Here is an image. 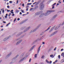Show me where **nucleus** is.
<instances>
[{"label":"nucleus","mask_w":64,"mask_h":64,"mask_svg":"<svg viewBox=\"0 0 64 64\" xmlns=\"http://www.w3.org/2000/svg\"><path fill=\"white\" fill-rule=\"evenodd\" d=\"M20 58L21 59L18 62L19 63H21V62H22V61H23V60H24L25 58V56H24V54H22L20 57Z\"/></svg>","instance_id":"obj_1"},{"label":"nucleus","mask_w":64,"mask_h":64,"mask_svg":"<svg viewBox=\"0 0 64 64\" xmlns=\"http://www.w3.org/2000/svg\"><path fill=\"white\" fill-rule=\"evenodd\" d=\"M44 8V4L43 2L41 3L40 5V10H42Z\"/></svg>","instance_id":"obj_2"},{"label":"nucleus","mask_w":64,"mask_h":64,"mask_svg":"<svg viewBox=\"0 0 64 64\" xmlns=\"http://www.w3.org/2000/svg\"><path fill=\"white\" fill-rule=\"evenodd\" d=\"M11 36H7L4 38L3 40V41H6V40H8V39H9V38H10Z\"/></svg>","instance_id":"obj_3"},{"label":"nucleus","mask_w":64,"mask_h":64,"mask_svg":"<svg viewBox=\"0 0 64 64\" xmlns=\"http://www.w3.org/2000/svg\"><path fill=\"white\" fill-rule=\"evenodd\" d=\"M50 12L49 10H47L46 11V12L45 13H44V15L45 16H47V15H48L49 14H50Z\"/></svg>","instance_id":"obj_4"},{"label":"nucleus","mask_w":64,"mask_h":64,"mask_svg":"<svg viewBox=\"0 0 64 64\" xmlns=\"http://www.w3.org/2000/svg\"><path fill=\"white\" fill-rule=\"evenodd\" d=\"M30 28H31V26H29L27 28L24 30V32H26L28 30H29Z\"/></svg>","instance_id":"obj_5"},{"label":"nucleus","mask_w":64,"mask_h":64,"mask_svg":"<svg viewBox=\"0 0 64 64\" xmlns=\"http://www.w3.org/2000/svg\"><path fill=\"white\" fill-rule=\"evenodd\" d=\"M11 54H12V52H10L6 56V58H9V56H10Z\"/></svg>","instance_id":"obj_6"},{"label":"nucleus","mask_w":64,"mask_h":64,"mask_svg":"<svg viewBox=\"0 0 64 64\" xmlns=\"http://www.w3.org/2000/svg\"><path fill=\"white\" fill-rule=\"evenodd\" d=\"M55 27V26H54V27H53L49 31V33H50L52 31H53V30L54 29V28Z\"/></svg>","instance_id":"obj_7"},{"label":"nucleus","mask_w":64,"mask_h":64,"mask_svg":"<svg viewBox=\"0 0 64 64\" xmlns=\"http://www.w3.org/2000/svg\"><path fill=\"white\" fill-rule=\"evenodd\" d=\"M41 46H40L38 49L37 53H38V54L39 53V52L40 51V48H41Z\"/></svg>","instance_id":"obj_8"},{"label":"nucleus","mask_w":64,"mask_h":64,"mask_svg":"<svg viewBox=\"0 0 64 64\" xmlns=\"http://www.w3.org/2000/svg\"><path fill=\"white\" fill-rule=\"evenodd\" d=\"M41 13H42V11H41L40 12H36V14H35L36 15H39L40 14H41Z\"/></svg>","instance_id":"obj_9"},{"label":"nucleus","mask_w":64,"mask_h":64,"mask_svg":"<svg viewBox=\"0 0 64 64\" xmlns=\"http://www.w3.org/2000/svg\"><path fill=\"white\" fill-rule=\"evenodd\" d=\"M12 62L13 63H14L16 61V58H15H15H13L12 59Z\"/></svg>","instance_id":"obj_10"},{"label":"nucleus","mask_w":64,"mask_h":64,"mask_svg":"<svg viewBox=\"0 0 64 64\" xmlns=\"http://www.w3.org/2000/svg\"><path fill=\"white\" fill-rule=\"evenodd\" d=\"M22 33H23V32H21L19 33L16 35L17 37H18V36H19L21 35Z\"/></svg>","instance_id":"obj_11"},{"label":"nucleus","mask_w":64,"mask_h":64,"mask_svg":"<svg viewBox=\"0 0 64 64\" xmlns=\"http://www.w3.org/2000/svg\"><path fill=\"white\" fill-rule=\"evenodd\" d=\"M44 13H43L42 14H40L39 16V17H42L44 16Z\"/></svg>","instance_id":"obj_12"},{"label":"nucleus","mask_w":64,"mask_h":64,"mask_svg":"<svg viewBox=\"0 0 64 64\" xmlns=\"http://www.w3.org/2000/svg\"><path fill=\"white\" fill-rule=\"evenodd\" d=\"M50 13H51V12H55V10H49Z\"/></svg>","instance_id":"obj_13"},{"label":"nucleus","mask_w":64,"mask_h":64,"mask_svg":"<svg viewBox=\"0 0 64 64\" xmlns=\"http://www.w3.org/2000/svg\"><path fill=\"white\" fill-rule=\"evenodd\" d=\"M28 20V18L24 20L23 22H22V23H24V22H26V21H27Z\"/></svg>","instance_id":"obj_14"},{"label":"nucleus","mask_w":64,"mask_h":64,"mask_svg":"<svg viewBox=\"0 0 64 64\" xmlns=\"http://www.w3.org/2000/svg\"><path fill=\"white\" fill-rule=\"evenodd\" d=\"M60 13H64V10H61L60 11L58 12V13H60Z\"/></svg>","instance_id":"obj_15"},{"label":"nucleus","mask_w":64,"mask_h":64,"mask_svg":"<svg viewBox=\"0 0 64 64\" xmlns=\"http://www.w3.org/2000/svg\"><path fill=\"white\" fill-rule=\"evenodd\" d=\"M40 25H39L35 28V29L36 30H37V29H38L39 28V27H40Z\"/></svg>","instance_id":"obj_16"},{"label":"nucleus","mask_w":64,"mask_h":64,"mask_svg":"<svg viewBox=\"0 0 64 64\" xmlns=\"http://www.w3.org/2000/svg\"><path fill=\"white\" fill-rule=\"evenodd\" d=\"M34 48V46H33L32 48H30V51H31Z\"/></svg>","instance_id":"obj_17"},{"label":"nucleus","mask_w":64,"mask_h":64,"mask_svg":"<svg viewBox=\"0 0 64 64\" xmlns=\"http://www.w3.org/2000/svg\"><path fill=\"white\" fill-rule=\"evenodd\" d=\"M37 41V40H34L32 43V44H35V43H36V42Z\"/></svg>","instance_id":"obj_18"},{"label":"nucleus","mask_w":64,"mask_h":64,"mask_svg":"<svg viewBox=\"0 0 64 64\" xmlns=\"http://www.w3.org/2000/svg\"><path fill=\"white\" fill-rule=\"evenodd\" d=\"M64 62V58L61 61H60V63H63V62Z\"/></svg>","instance_id":"obj_19"},{"label":"nucleus","mask_w":64,"mask_h":64,"mask_svg":"<svg viewBox=\"0 0 64 64\" xmlns=\"http://www.w3.org/2000/svg\"><path fill=\"white\" fill-rule=\"evenodd\" d=\"M57 14H56L53 17V18H56V17H57Z\"/></svg>","instance_id":"obj_20"},{"label":"nucleus","mask_w":64,"mask_h":64,"mask_svg":"<svg viewBox=\"0 0 64 64\" xmlns=\"http://www.w3.org/2000/svg\"><path fill=\"white\" fill-rule=\"evenodd\" d=\"M22 41H23V40H20L18 41V42H20V43L21 42H22Z\"/></svg>","instance_id":"obj_21"},{"label":"nucleus","mask_w":64,"mask_h":64,"mask_svg":"<svg viewBox=\"0 0 64 64\" xmlns=\"http://www.w3.org/2000/svg\"><path fill=\"white\" fill-rule=\"evenodd\" d=\"M19 44H20V43L18 41L16 43V45H19Z\"/></svg>","instance_id":"obj_22"},{"label":"nucleus","mask_w":64,"mask_h":64,"mask_svg":"<svg viewBox=\"0 0 64 64\" xmlns=\"http://www.w3.org/2000/svg\"><path fill=\"white\" fill-rule=\"evenodd\" d=\"M50 57H52V58H54V56H53V54L50 55Z\"/></svg>","instance_id":"obj_23"},{"label":"nucleus","mask_w":64,"mask_h":64,"mask_svg":"<svg viewBox=\"0 0 64 64\" xmlns=\"http://www.w3.org/2000/svg\"><path fill=\"white\" fill-rule=\"evenodd\" d=\"M61 56H63V57L64 58V53H62L61 54Z\"/></svg>","instance_id":"obj_24"},{"label":"nucleus","mask_w":64,"mask_h":64,"mask_svg":"<svg viewBox=\"0 0 64 64\" xmlns=\"http://www.w3.org/2000/svg\"><path fill=\"white\" fill-rule=\"evenodd\" d=\"M44 57H45V56H44V55H42V56L41 58L44 59Z\"/></svg>","instance_id":"obj_25"},{"label":"nucleus","mask_w":64,"mask_h":64,"mask_svg":"<svg viewBox=\"0 0 64 64\" xmlns=\"http://www.w3.org/2000/svg\"><path fill=\"white\" fill-rule=\"evenodd\" d=\"M19 11L17 9L16 10V11H15L16 12V13H18V12H19Z\"/></svg>","instance_id":"obj_26"},{"label":"nucleus","mask_w":64,"mask_h":64,"mask_svg":"<svg viewBox=\"0 0 64 64\" xmlns=\"http://www.w3.org/2000/svg\"><path fill=\"white\" fill-rule=\"evenodd\" d=\"M38 6H36V7L34 8V9H35V10H36V9H37V8H38Z\"/></svg>","instance_id":"obj_27"},{"label":"nucleus","mask_w":64,"mask_h":64,"mask_svg":"<svg viewBox=\"0 0 64 64\" xmlns=\"http://www.w3.org/2000/svg\"><path fill=\"white\" fill-rule=\"evenodd\" d=\"M51 1H50V0H49V1H48L47 3V4H49V3H50V2H51Z\"/></svg>","instance_id":"obj_28"},{"label":"nucleus","mask_w":64,"mask_h":64,"mask_svg":"<svg viewBox=\"0 0 64 64\" xmlns=\"http://www.w3.org/2000/svg\"><path fill=\"white\" fill-rule=\"evenodd\" d=\"M35 4L36 5H38V2H35Z\"/></svg>","instance_id":"obj_29"},{"label":"nucleus","mask_w":64,"mask_h":64,"mask_svg":"<svg viewBox=\"0 0 64 64\" xmlns=\"http://www.w3.org/2000/svg\"><path fill=\"white\" fill-rule=\"evenodd\" d=\"M36 30H37L35 28L33 30V32H36Z\"/></svg>","instance_id":"obj_30"},{"label":"nucleus","mask_w":64,"mask_h":64,"mask_svg":"<svg viewBox=\"0 0 64 64\" xmlns=\"http://www.w3.org/2000/svg\"><path fill=\"white\" fill-rule=\"evenodd\" d=\"M32 4V3H28L27 4V5H31Z\"/></svg>","instance_id":"obj_31"},{"label":"nucleus","mask_w":64,"mask_h":64,"mask_svg":"<svg viewBox=\"0 0 64 64\" xmlns=\"http://www.w3.org/2000/svg\"><path fill=\"white\" fill-rule=\"evenodd\" d=\"M10 24V23H9L8 24H7L6 26H8Z\"/></svg>","instance_id":"obj_32"},{"label":"nucleus","mask_w":64,"mask_h":64,"mask_svg":"<svg viewBox=\"0 0 64 64\" xmlns=\"http://www.w3.org/2000/svg\"><path fill=\"white\" fill-rule=\"evenodd\" d=\"M21 11L22 13H24V11L23 10H21Z\"/></svg>","instance_id":"obj_33"},{"label":"nucleus","mask_w":64,"mask_h":64,"mask_svg":"<svg viewBox=\"0 0 64 64\" xmlns=\"http://www.w3.org/2000/svg\"><path fill=\"white\" fill-rule=\"evenodd\" d=\"M31 60H32L31 58H30V59L29 60V63H30L31 62Z\"/></svg>","instance_id":"obj_34"},{"label":"nucleus","mask_w":64,"mask_h":64,"mask_svg":"<svg viewBox=\"0 0 64 64\" xmlns=\"http://www.w3.org/2000/svg\"><path fill=\"white\" fill-rule=\"evenodd\" d=\"M37 54H36L34 55V57L35 58H36L37 57Z\"/></svg>","instance_id":"obj_35"},{"label":"nucleus","mask_w":64,"mask_h":64,"mask_svg":"<svg viewBox=\"0 0 64 64\" xmlns=\"http://www.w3.org/2000/svg\"><path fill=\"white\" fill-rule=\"evenodd\" d=\"M33 9V8H31L30 9V11H31V10H32Z\"/></svg>","instance_id":"obj_36"},{"label":"nucleus","mask_w":64,"mask_h":64,"mask_svg":"<svg viewBox=\"0 0 64 64\" xmlns=\"http://www.w3.org/2000/svg\"><path fill=\"white\" fill-rule=\"evenodd\" d=\"M18 56H19V54H18V55H17L16 56V57H15V58H17V57H18Z\"/></svg>","instance_id":"obj_37"},{"label":"nucleus","mask_w":64,"mask_h":64,"mask_svg":"<svg viewBox=\"0 0 64 64\" xmlns=\"http://www.w3.org/2000/svg\"><path fill=\"white\" fill-rule=\"evenodd\" d=\"M52 36H53V35H55V34H54V32H53V33H52Z\"/></svg>","instance_id":"obj_38"},{"label":"nucleus","mask_w":64,"mask_h":64,"mask_svg":"<svg viewBox=\"0 0 64 64\" xmlns=\"http://www.w3.org/2000/svg\"><path fill=\"white\" fill-rule=\"evenodd\" d=\"M16 19L17 18H15L14 20V22H15V21H16Z\"/></svg>","instance_id":"obj_39"},{"label":"nucleus","mask_w":64,"mask_h":64,"mask_svg":"<svg viewBox=\"0 0 64 64\" xmlns=\"http://www.w3.org/2000/svg\"><path fill=\"white\" fill-rule=\"evenodd\" d=\"M26 8H29V6H26Z\"/></svg>","instance_id":"obj_40"},{"label":"nucleus","mask_w":64,"mask_h":64,"mask_svg":"<svg viewBox=\"0 0 64 64\" xmlns=\"http://www.w3.org/2000/svg\"><path fill=\"white\" fill-rule=\"evenodd\" d=\"M53 36L52 35V34H50L49 35V37H52V36Z\"/></svg>","instance_id":"obj_41"},{"label":"nucleus","mask_w":64,"mask_h":64,"mask_svg":"<svg viewBox=\"0 0 64 64\" xmlns=\"http://www.w3.org/2000/svg\"><path fill=\"white\" fill-rule=\"evenodd\" d=\"M56 3H55L54 4H53L52 6H54V5H56Z\"/></svg>","instance_id":"obj_42"},{"label":"nucleus","mask_w":64,"mask_h":64,"mask_svg":"<svg viewBox=\"0 0 64 64\" xmlns=\"http://www.w3.org/2000/svg\"><path fill=\"white\" fill-rule=\"evenodd\" d=\"M58 56V58H59V59H60V55H59Z\"/></svg>","instance_id":"obj_43"},{"label":"nucleus","mask_w":64,"mask_h":64,"mask_svg":"<svg viewBox=\"0 0 64 64\" xmlns=\"http://www.w3.org/2000/svg\"><path fill=\"white\" fill-rule=\"evenodd\" d=\"M56 49H57V48L55 47V48L54 49V51H55L56 50Z\"/></svg>","instance_id":"obj_44"},{"label":"nucleus","mask_w":64,"mask_h":64,"mask_svg":"<svg viewBox=\"0 0 64 64\" xmlns=\"http://www.w3.org/2000/svg\"><path fill=\"white\" fill-rule=\"evenodd\" d=\"M33 30H32L30 32V33H32V32H34Z\"/></svg>","instance_id":"obj_45"},{"label":"nucleus","mask_w":64,"mask_h":64,"mask_svg":"<svg viewBox=\"0 0 64 64\" xmlns=\"http://www.w3.org/2000/svg\"><path fill=\"white\" fill-rule=\"evenodd\" d=\"M50 27H49L46 30H48L50 29Z\"/></svg>","instance_id":"obj_46"},{"label":"nucleus","mask_w":64,"mask_h":64,"mask_svg":"<svg viewBox=\"0 0 64 64\" xmlns=\"http://www.w3.org/2000/svg\"><path fill=\"white\" fill-rule=\"evenodd\" d=\"M58 29V27H56V28L54 29V30H56L57 29Z\"/></svg>","instance_id":"obj_47"},{"label":"nucleus","mask_w":64,"mask_h":64,"mask_svg":"<svg viewBox=\"0 0 64 64\" xmlns=\"http://www.w3.org/2000/svg\"><path fill=\"white\" fill-rule=\"evenodd\" d=\"M42 44L44 45V44H45V42H42Z\"/></svg>","instance_id":"obj_48"},{"label":"nucleus","mask_w":64,"mask_h":64,"mask_svg":"<svg viewBox=\"0 0 64 64\" xmlns=\"http://www.w3.org/2000/svg\"><path fill=\"white\" fill-rule=\"evenodd\" d=\"M22 7H24V4H22Z\"/></svg>","instance_id":"obj_49"},{"label":"nucleus","mask_w":64,"mask_h":64,"mask_svg":"<svg viewBox=\"0 0 64 64\" xmlns=\"http://www.w3.org/2000/svg\"><path fill=\"white\" fill-rule=\"evenodd\" d=\"M4 17L6 19H7V16H4Z\"/></svg>","instance_id":"obj_50"},{"label":"nucleus","mask_w":64,"mask_h":64,"mask_svg":"<svg viewBox=\"0 0 64 64\" xmlns=\"http://www.w3.org/2000/svg\"><path fill=\"white\" fill-rule=\"evenodd\" d=\"M2 13H4V10H2Z\"/></svg>","instance_id":"obj_51"},{"label":"nucleus","mask_w":64,"mask_h":64,"mask_svg":"<svg viewBox=\"0 0 64 64\" xmlns=\"http://www.w3.org/2000/svg\"><path fill=\"white\" fill-rule=\"evenodd\" d=\"M11 15V13H10L9 14H8V16H10V15Z\"/></svg>","instance_id":"obj_52"},{"label":"nucleus","mask_w":64,"mask_h":64,"mask_svg":"<svg viewBox=\"0 0 64 64\" xmlns=\"http://www.w3.org/2000/svg\"><path fill=\"white\" fill-rule=\"evenodd\" d=\"M24 36H25V35H24L22 36H21V38H23V37Z\"/></svg>","instance_id":"obj_53"},{"label":"nucleus","mask_w":64,"mask_h":64,"mask_svg":"<svg viewBox=\"0 0 64 64\" xmlns=\"http://www.w3.org/2000/svg\"><path fill=\"white\" fill-rule=\"evenodd\" d=\"M9 2L10 3H12V1H10Z\"/></svg>","instance_id":"obj_54"},{"label":"nucleus","mask_w":64,"mask_h":64,"mask_svg":"<svg viewBox=\"0 0 64 64\" xmlns=\"http://www.w3.org/2000/svg\"><path fill=\"white\" fill-rule=\"evenodd\" d=\"M13 62L12 61V62H10V64H12V63H13Z\"/></svg>","instance_id":"obj_55"},{"label":"nucleus","mask_w":64,"mask_h":64,"mask_svg":"<svg viewBox=\"0 0 64 64\" xmlns=\"http://www.w3.org/2000/svg\"><path fill=\"white\" fill-rule=\"evenodd\" d=\"M7 8H10V6H7Z\"/></svg>","instance_id":"obj_56"},{"label":"nucleus","mask_w":64,"mask_h":64,"mask_svg":"<svg viewBox=\"0 0 64 64\" xmlns=\"http://www.w3.org/2000/svg\"><path fill=\"white\" fill-rule=\"evenodd\" d=\"M17 20L18 21H19V20H20V18H18L17 19Z\"/></svg>","instance_id":"obj_57"},{"label":"nucleus","mask_w":64,"mask_h":64,"mask_svg":"<svg viewBox=\"0 0 64 64\" xmlns=\"http://www.w3.org/2000/svg\"><path fill=\"white\" fill-rule=\"evenodd\" d=\"M28 8H26V11H28Z\"/></svg>","instance_id":"obj_58"},{"label":"nucleus","mask_w":64,"mask_h":64,"mask_svg":"<svg viewBox=\"0 0 64 64\" xmlns=\"http://www.w3.org/2000/svg\"><path fill=\"white\" fill-rule=\"evenodd\" d=\"M19 39H20V38H19L17 39L16 40V41H18V40H19Z\"/></svg>","instance_id":"obj_59"},{"label":"nucleus","mask_w":64,"mask_h":64,"mask_svg":"<svg viewBox=\"0 0 64 64\" xmlns=\"http://www.w3.org/2000/svg\"><path fill=\"white\" fill-rule=\"evenodd\" d=\"M10 10H7V12H10Z\"/></svg>","instance_id":"obj_60"},{"label":"nucleus","mask_w":64,"mask_h":64,"mask_svg":"<svg viewBox=\"0 0 64 64\" xmlns=\"http://www.w3.org/2000/svg\"><path fill=\"white\" fill-rule=\"evenodd\" d=\"M55 62H58V60H56L55 61Z\"/></svg>","instance_id":"obj_61"},{"label":"nucleus","mask_w":64,"mask_h":64,"mask_svg":"<svg viewBox=\"0 0 64 64\" xmlns=\"http://www.w3.org/2000/svg\"><path fill=\"white\" fill-rule=\"evenodd\" d=\"M18 0H17L16 1V3L18 4Z\"/></svg>","instance_id":"obj_62"},{"label":"nucleus","mask_w":64,"mask_h":64,"mask_svg":"<svg viewBox=\"0 0 64 64\" xmlns=\"http://www.w3.org/2000/svg\"><path fill=\"white\" fill-rule=\"evenodd\" d=\"M63 49L62 48L61 50L60 51H63Z\"/></svg>","instance_id":"obj_63"},{"label":"nucleus","mask_w":64,"mask_h":64,"mask_svg":"<svg viewBox=\"0 0 64 64\" xmlns=\"http://www.w3.org/2000/svg\"><path fill=\"white\" fill-rule=\"evenodd\" d=\"M13 11V10H12L10 12H12Z\"/></svg>","instance_id":"obj_64"}]
</instances>
